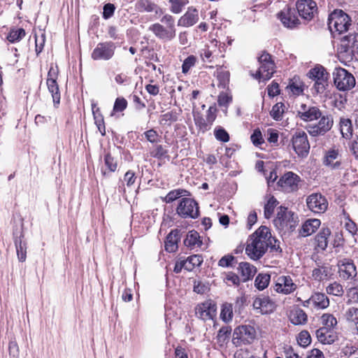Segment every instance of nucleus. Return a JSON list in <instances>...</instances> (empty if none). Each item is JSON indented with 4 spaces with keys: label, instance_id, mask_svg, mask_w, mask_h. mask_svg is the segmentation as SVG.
Masks as SVG:
<instances>
[{
    "label": "nucleus",
    "instance_id": "c85d7f7f",
    "mask_svg": "<svg viewBox=\"0 0 358 358\" xmlns=\"http://www.w3.org/2000/svg\"><path fill=\"white\" fill-rule=\"evenodd\" d=\"M104 164L107 170L104 169L103 167L101 169V174L104 177H109L110 173H113L117 170V160L110 152H108L104 155Z\"/></svg>",
    "mask_w": 358,
    "mask_h": 358
},
{
    "label": "nucleus",
    "instance_id": "774afa93",
    "mask_svg": "<svg viewBox=\"0 0 358 358\" xmlns=\"http://www.w3.org/2000/svg\"><path fill=\"white\" fill-rule=\"evenodd\" d=\"M345 230L352 236L355 237L357 233V226L352 220L350 218L345 223Z\"/></svg>",
    "mask_w": 358,
    "mask_h": 358
},
{
    "label": "nucleus",
    "instance_id": "72a5a7b5",
    "mask_svg": "<svg viewBox=\"0 0 358 358\" xmlns=\"http://www.w3.org/2000/svg\"><path fill=\"white\" fill-rule=\"evenodd\" d=\"M308 316L301 308H296L290 313V320L294 325L303 324L307 322Z\"/></svg>",
    "mask_w": 358,
    "mask_h": 358
},
{
    "label": "nucleus",
    "instance_id": "680f3d73",
    "mask_svg": "<svg viewBox=\"0 0 358 358\" xmlns=\"http://www.w3.org/2000/svg\"><path fill=\"white\" fill-rule=\"evenodd\" d=\"M178 117L176 113L168 112L160 116L159 122L163 125H170L172 122H176Z\"/></svg>",
    "mask_w": 358,
    "mask_h": 358
},
{
    "label": "nucleus",
    "instance_id": "20e7f679",
    "mask_svg": "<svg viewBox=\"0 0 358 358\" xmlns=\"http://www.w3.org/2000/svg\"><path fill=\"white\" fill-rule=\"evenodd\" d=\"M351 25V19L342 10H336L328 18V27L331 32H338L339 34L348 31Z\"/></svg>",
    "mask_w": 358,
    "mask_h": 358
},
{
    "label": "nucleus",
    "instance_id": "4d7b16f0",
    "mask_svg": "<svg viewBox=\"0 0 358 358\" xmlns=\"http://www.w3.org/2000/svg\"><path fill=\"white\" fill-rule=\"evenodd\" d=\"M169 2L171 3V11L173 13L178 14L180 13L183 7L188 3V0H169Z\"/></svg>",
    "mask_w": 358,
    "mask_h": 358
},
{
    "label": "nucleus",
    "instance_id": "e433bc0d",
    "mask_svg": "<svg viewBox=\"0 0 358 358\" xmlns=\"http://www.w3.org/2000/svg\"><path fill=\"white\" fill-rule=\"evenodd\" d=\"M238 331L245 338V345L251 343L255 338V330L251 326L238 327Z\"/></svg>",
    "mask_w": 358,
    "mask_h": 358
},
{
    "label": "nucleus",
    "instance_id": "f257e3e1",
    "mask_svg": "<svg viewBox=\"0 0 358 358\" xmlns=\"http://www.w3.org/2000/svg\"><path fill=\"white\" fill-rule=\"evenodd\" d=\"M272 240L270 229L266 226H261L250 236L245 248L246 254L252 259H260L268 250Z\"/></svg>",
    "mask_w": 358,
    "mask_h": 358
},
{
    "label": "nucleus",
    "instance_id": "a18cd8bd",
    "mask_svg": "<svg viewBox=\"0 0 358 358\" xmlns=\"http://www.w3.org/2000/svg\"><path fill=\"white\" fill-rule=\"evenodd\" d=\"M229 73L222 71L218 73L217 76V86L219 88L229 90Z\"/></svg>",
    "mask_w": 358,
    "mask_h": 358
},
{
    "label": "nucleus",
    "instance_id": "13d9d810",
    "mask_svg": "<svg viewBox=\"0 0 358 358\" xmlns=\"http://www.w3.org/2000/svg\"><path fill=\"white\" fill-rule=\"evenodd\" d=\"M168 150L162 145H157L150 152L152 157L158 159H162L167 157Z\"/></svg>",
    "mask_w": 358,
    "mask_h": 358
},
{
    "label": "nucleus",
    "instance_id": "c9c22d12",
    "mask_svg": "<svg viewBox=\"0 0 358 358\" xmlns=\"http://www.w3.org/2000/svg\"><path fill=\"white\" fill-rule=\"evenodd\" d=\"M57 66H54L53 65H51L48 73V78L46 80V84L48 90H59L58 85L57 83Z\"/></svg>",
    "mask_w": 358,
    "mask_h": 358
},
{
    "label": "nucleus",
    "instance_id": "69168bd1",
    "mask_svg": "<svg viewBox=\"0 0 358 358\" xmlns=\"http://www.w3.org/2000/svg\"><path fill=\"white\" fill-rule=\"evenodd\" d=\"M251 141L255 146H259L264 143L261 131L259 129L254 130L250 136Z\"/></svg>",
    "mask_w": 358,
    "mask_h": 358
},
{
    "label": "nucleus",
    "instance_id": "9d476101",
    "mask_svg": "<svg viewBox=\"0 0 358 358\" xmlns=\"http://www.w3.org/2000/svg\"><path fill=\"white\" fill-rule=\"evenodd\" d=\"M292 147L297 154L301 158L306 157L310 151V143L308 140V136L304 131H297L292 138Z\"/></svg>",
    "mask_w": 358,
    "mask_h": 358
},
{
    "label": "nucleus",
    "instance_id": "bf43d9fd",
    "mask_svg": "<svg viewBox=\"0 0 358 358\" xmlns=\"http://www.w3.org/2000/svg\"><path fill=\"white\" fill-rule=\"evenodd\" d=\"M196 57L194 55L188 56L182 64V72L185 74L187 73L191 68L195 66Z\"/></svg>",
    "mask_w": 358,
    "mask_h": 358
},
{
    "label": "nucleus",
    "instance_id": "c03bdc74",
    "mask_svg": "<svg viewBox=\"0 0 358 358\" xmlns=\"http://www.w3.org/2000/svg\"><path fill=\"white\" fill-rule=\"evenodd\" d=\"M25 36V31L22 28L12 29L8 36L7 39L10 43H15L20 41Z\"/></svg>",
    "mask_w": 358,
    "mask_h": 358
},
{
    "label": "nucleus",
    "instance_id": "09e8293b",
    "mask_svg": "<svg viewBox=\"0 0 358 358\" xmlns=\"http://www.w3.org/2000/svg\"><path fill=\"white\" fill-rule=\"evenodd\" d=\"M326 291L327 294L337 296H341L344 293L343 286L337 282L329 284L327 287Z\"/></svg>",
    "mask_w": 358,
    "mask_h": 358
},
{
    "label": "nucleus",
    "instance_id": "2f4dec72",
    "mask_svg": "<svg viewBox=\"0 0 358 358\" xmlns=\"http://www.w3.org/2000/svg\"><path fill=\"white\" fill-rule=\"evenodd\" d=\"M23 237L22 234L21 233L20 236L15 237V245L16 248V252L17 258L20 262H24L27 258V243L22 240Z\"/></svg>",
    "mask_w": 358,
    "mask_h": 358
},
{
    "label": "nucleus",
    "instance_id": "1a4fd4ad",
    "mask_svg": "<svg viewBox=\"0 0 358 358\" xmlns=\"http://www.w3.org/2000/svg\"><path fill=\"white\" fill-rule=\"evenodd\" d=\"M116 46L112 41L99 43L91 53L93 60L108 61L113 58Z\"/></svg>",
    "mask_w": 358,
    "mask_h": 358
},
{
    "label": "nucleus",
    "instance_id": "338daca9",
    "mask_svg": "<svg viewBox=\"0 0 358 358\" xmlns=\"http://www.w3.org/2000/svg\"><path fill=\"white\" fill-rule=\"evenodd\" d=\"M8 351L10 358H19V346L15 340H10L8 344Z\"/></svg>",
    "mask_w": 358,
    "mask_h": 358
},
{
    "label": "nucleus",
    "instance_id": "b1692460",
    "mask_svg": "<svg viewBox=\"0 0 358 358\" xmlns=\"http://www.w3.org/2000/svg\"><path fill=\"white\" fill-rule=\"evenodd\" d=\"M199 20V15L196 9H190L179 19L178 26L180 27H191L196 24Z\"/></svg>",
    "mask_w": 358,
    "mask_h": 358
},
{
    "label": "nucleus",
    "instance_id": "412c9836",
    "mask_svg": "<svg viewBox=\"0 0 358 358\" xmlns=\"http://www.w3.org/2000/svg\"><path fill=\"white\" fill-rule=\"evenodd\" d=\"M341 48L343 52H356L358 50V33L345 36L341 39Z\"/></svg>",
    "mask_w": 358,
    "mask_h": 358
},
{
    "label": "nucleus",
    "instance_id": "6e6552de",
    "mask_svg": "<svg viewBox=\"0 0 358 358\" xmlns=\"http://www.w3.org/2000/svg\"><path fill=\"white\" fill-rule=\"evenodd\" d=\"M333 76L334 85L337 90H352L356 84L353 75L345 69H335Z\"/></svg>",
    "mask_w": 358,
    "mask_h": 358
},
{
    "label": "nucleus",
    "instance_id": "c756f323",
    "mask_svg": "<svg viewBox=\"0 0 358 358\" xmlns=\"http://www.w3.org/2000/svg\"><path fill=\"white\" fill-rule=\"evenodd\" d=\"M231 328L229 326H224L220 329L216 336V343L220 349L223 348L229 342Z\"/></svg>",
    "mask_w": 358,
    "mask_h": 358
},
{
    "label": "nucleus",
    "instance_id": "f8f14e48",
    "mask_svg": "<svg viewBox=\"0 0 358 358\" xmlns=\"http://www.w3.org/2000/svg\"><path fill=\"white\" fill-rule=\"evenodd\" d=\"M300 182L301 178L297 174L287 171L280 177L278 181V185L285 192H292L299 189Z\"/></svg>",
    "mask_w": 358,
    "mask_h": 358
},
{
    "label": "nucleus",
    "instance_id": "ddd939ff",
    "mask_svg": "<svg viewBox=\"0 0 358 358\" xmlns=\"http://www.w3.org/2000/svg\"><path fill=\"white\" fill-rule=\"evenodd\" d=\"M296 7L299 16L306 21H310L317 11V3L313 0H298Z\"/></svg>",
    "mask_w": 358,
    "mask_h": 358
},
{
    "label": "nucleus",
    "instance_id": "49530a36",
    "mask_svg": "<svg viewBox=\"0 0 358 358\" xmlns=\"http://www.w3.org/2000/svg\"><path fill=\"white\" fill-rule=\"evenodd\" d=\"M278 204V200L273 196L268 200L267 203L264 205V217L266 219L271 217L274 209Z\"/></svg>",
    "mask_w": 358,
    "mask_h": 358
},
{
    "label": "nucleus",
    "instance_id": "aec40b11",
    "mask_svg": "<svg viewBox=\"0 0 358 358\" xmlns=\"http://www.w3.org/2000/svg\"><path fill=\"white\" fill-rule=\"evenodd\" d=\"M181 238V230L173 229L167 235L165 241V250L169 252H174L178 250V243Z\"/></svg>",
    "mask_w": 358,
    "mask_h": 358
},
{
    "label": "nucleus",
    "instance_id": "7ed1b4c3",
    "mask_svg": "<svg viewBox=\"0 0 358 358\" xmlns=\"http://www.w3.org/2000/svg\"><path fill=\"white\" fill-rule=\"evenodd\" d=\"M297 220V216L293 212L280 206L276 217L273 220V224L280 231H292L295 229Z\"/></svg>",
    "mask_w": 358,
    "mask_h": 358
},
{
    "label": "nucleus",
    "instance_id": "de8ad7c7",
    "mask_svg": "<svg viewBox=\"0 0 358 358\" xmlns=\"http://www.w3.org/2000/svg\"><path fill=\"white\" fill-rule=\"evenodd\" d=\"M329 274V267L322 266L313 270L312 276L315 280L321 281Z\"/></svg>",
    "mask_w": 358,
    "mask_h": 358
},
{
    "label": "nucleus",
    "instance_id": "0e129e2a",
    "mask_svg": "<svg viewBox=\"0 0 358 358\" xmlns=\"http://www.w3.org/2000/svg\"><path fill=\"white\" fill-rule=\"evenodd\" d=\"M232 101V96L227 92H222L218 96L217 102L220 106L227 108Z\"/></svg>",
    "mask_w": 358,
    "mask_h": 358
},
{
    "label": "nucleus",
    "instance_id": "4be33fe9",
    "mask_svg": "<svg viewBox=\"0 0 358 358\" xmlns=\"http://www.w3.org/2000/svg\"><path fill=\"white\" fill-rule=\"evenodd\" d=\"M317 340L322 344H332L336 340L337 336L332 329L322 327L315 331Z\"/></svg>",
    "mask_w": 358,
    "mask_h": 358
},
{
    "label": "nucleus",
    "instance_id": "0eeeda50",
    "mask_svg": "<svg viewBox=\"0 0 358 358\" xmlns=\"http://www.w3.org/2000/svg\"><path fill=\"white\" fill-rule=\"evenodd\" d=\"M260 66L257 71L255 74L252 76L255 79L261 80H267L271 78L275 68V64L271 59V55L266 52H264L258 58Z\"/></svg>",
    "mask_w": 358,
    "mask_h": 358
},
{
    "label": "nucleus",
    "instance_id": "79ce46f5",
    "mask_svg": "<svg viewBox=\"0 0 358 358\" xmlns=\"http://www.w3.org/2000/svg\"><path fill=\"white\" fill-rule=\"evenodd\" d=\"M184 262L186 265V270L191 271L195 266H199L201 264L203 259L201 256L194 255L188 257Z\"/></svg>",
    "mask_w": 358,
    "mask_h": 358
},
{
    "label": "nucleus",
    "instance_id": "bb28decb",
    "mask_svg": "<svg viewBox=\"0 0 358 358\" xmlns=\"http://www.w3.org/2000/svg\"><path fill=\"white\" fill-rule=\"evenodd\" d=\"M321 222L318 219H310L302 225L299 234L303 237H306L313 234L320 226Z\"/></svg>",
    "mask_w": 358,
    "mask_h": 358
},
{
    "label": "nucleus",
    "instance_id": "393cba45",
    "mask_svg": "<svg viewBox=\"0 0 358 358\" xmlns=\"http://www.w3.org/2000/svg\"><path fill=\"white\" fill-rule=\"evenodd\" d=\"M324 164L330 166L332 169H340L341 168V160L338 152L335 150H330L327 152Z\"/></svg>",
    "mask_w": 358,
    "mask_h": 358
},
{
    "label": "nucleus",
    "instance_id": "603ef678",
    "mask_svg": "<svg viewBox=\"0 0 358 358\" xmlns=\"http://www.w3.org/2000/svg\"><path fill=\"white\" fill-rule=\"evenodd\" d=\"M220 317L224 322H229L232 320L233 317V308L231 303H224L222 306Z\"/></svg>",
    "mask_w": 358,
    "mask_h": 358
},
{
    "label": "nucleus",
    "instance_id": "e2e57ef3",
    "mask_svg": "<svg viewBox=\"0 0 358 358\" xmlns=\"http://www.w3.org/2000/svg\"><path fill=\"white\" fill-rule=\"evenodd\" d=\"M139 94H134L132 95V99L135 105V108L138 110H141L145 107V102L147 101L146 99L141 96H143L142 91H138Z\"/></svg>",
    "mask_w": 358,
    "mask_h": 358
},
{
    "label": "nucleus",
    "instance_id": "864d4df0",
    "mask_svg": "<svg viewBox=\"0 0 358 358\" xmlns=\"http://www.w3.org/2000/svg\"><path fill=\"white\" fill-rule=\"evenodd\" d=\"M321 320L323 327H329L332 330L337 324V320L332 314L324 313L322 315Z\"/></svg>",
    "mask_w": 358,
    "mask_h": 358
},
{
    "label": "nucleus",
    "instance_id": "cd10ccee",
    "mask_svg": "<svg viewBox=\"0 0 358 358\" xmlns=\"http://www.w3.org/2000/svg\"><path fill=\"white\" fill-rule=\"evenodd\" d=\"M184 245L189 249H194L202 245L199 234L195 230L189 231L183 241Z\"/></svg>",
    "mask_w": 358,
    "mask_h": 358
},
{
    "label": "nucleus",
    "instance_id": "39448f33",
    "mask_svg": "<svg viewBox=\"0 0 358 358\" xmlns=\"http://www.w3.org/2000/svg\"><path fill=\"white\" fill-rule=\"evenodd\" d=\"M307 78L313 85L311 89L326 90L329 85V73L326 69L320 64L309 70Z\"/></svg>",
    "mask_w": 358,
    "mask_h": 358
},
{
    "label": "nucleus",
    "instance_id": "3c124183",
    "mask_svg": "<svg viewBox=\"0 0 358 358\" xmlns=\"http://www.w3.org/2000/svg\"><path fill=\"white\" fill-rule=\"evenodd\" d=\"M284 108L285 105L282 102H278L276 104H275L271 112L270 115L275 120H280L282 117V114L284 113Z\"/></svg>",
    "mask_w": 358,
    "mask_h": 358
},
{
    "label": "nucleus",
    "instance_id": "f03ea898",
    "mask_svg": "<svg viewBox=\"0 0 358 358\" xmlns=\"http://www.w3.org/2000/svg\"><path fill=\"white\" fill-rule=\"evenodd\" d=\"M160 22L166 24V27L157 22L150 25L148 30L160 40L164 41L173 40L176 34L174 17L169 14H166L161 18Z\"/></svg>",
    "mask_w": 358,
    "mask_h": 358
},
{
    "label": "nucleus",
    "instance_id": "6ab92c4d",
    "mask_svg": "<svg viewBox=\"0 0 358 358\" xmlns=\"http://www.w3.org/2000/svg\"><path fill=\"white\" fill-rule=\"evenodd\" d=\"M135 10L140 13H152L162 15L163 11L156 3L150 0H138L135 3Z\"/></svg>",
    "mask_w": 358,
    "mask_h": 358
},
{
    "label": "nucleus",
    "instance_id": "4c0bfd02",
    "mask_svg": "<svg viewBox=\"0 0 358 358\" xmlns=\"http://www.w3.org/2000/svg\"><path fill=\"white\" fill-rule=\"evenodd\" d=\"M322 112L317 107L313 106L312 108H308L307 111H304L301 115V119L303 121L310 122L315 120H317L321 117Z\"/></svg>",
    "mask_w": 358,
    "mask_h": 358
},
{
    "label": "nucleus",
    "instance_id": "8fccbe9b",
    "mask_svg": "<svg viewBox=\"0 0 358 358\" xmlns=\"http://www.w3.org/2000/svg\"><path fill=\"white\" fill-rule=\"evenodd\" d=\"M309 87V85L301 80L299 76H294L290 83L286 87L285 90H305Z\"/></svg>",
    "mask_w": 358,
    "mask_h": 358
},
{
    "label": "nucleus",
    "instance_id": "58836bf2",
    "mask_svg": "<svg viewBox=\"0 0 358 358\" xmlns=\"http://www.w3.org/2000/svg\"><path fill=\"white\" fill-rule=\"evenodd\" d=\"M346 320L355 326V329L358 332V308H349L345 313Z\"/></svg>",
    "mask_w": 358,
    "mask_h": 358
},
{
    "label": "nucleus",
    "instance_id": "dca6fc26",
    "mask_svg": "<svg viewBox=\"0 0 358 358\" xmlns=\"http://www.w3.org/2000/svg\"><path fill=\"white\" fill-rule=\"evenodd\" d=\"M216 305L211 301H206L196 306L195 313L203 320H213L216 314Z\"/></svg>",
    "mask_w": 358,
    "mask_h": 358
},
{
    "label": "nucleus",
    "instance_id": "423d86ee",
    "mask_svg": "<svg viewBox=\"0 0 358 358\" xmlns=\"http://www.w3.org/2000/svg\"><path fill=\"white\" fill-rule=\"evenodd\" d=\"M177 214L183 219H196L200 215L198 203L192 198H182L177 208Z\"/></svg>",
    "mask_w": 358,
    "mask_h": 358
},
{
    "label": "nucleus",
    "instance_id": "473e14b6",
    "mask_svg": "<svg viewBox=\"0 0 358 358\" xmlns=\"http://www.w3.org/2000/svg\"><path fill=\"white\" fill-rule=\"evenodd\" d=\"M331 235L329 228H322L315 236L317 246L322 250H326L328 246V238Z\"/></svg>",
    "mask_w": 358,
    "mask_h": 358
},
{
    "label": "nucleus",
    "instance_id": "2eb2a0df",
    "mask_svg": "<svg viewBox=\"0 0 358 358\" xmlns=\"http://www.w3.org/2000/svg\"><path fill=\"white\" fill-rule=\"evenodd\" d=\"M253 308L257 313L262 315L273 313L275 308V303L269 296L262 294L255 298L252 303Z\"/></svg>",
    "mask_w": 358,
    "mask_h": 358
},
{
    "label": "nucleus",
    "instance_id": "052dcab7",
    "mask_svg": "<svg viewBox=\"0 0 358 358\" xmlns=\"http://www.w3.org/2000/svg\"><path fill=\"white\" fill-rule=\"evenodd\" d=\"M298 343L301 347H307L311 343V337L308 331H302L299 333L298 338Z\"/></svg>",
    "mask_w": 358,
    "mask_h": 358
},
{
    "label": "nucleus",
    "instance_id": "f704fd0d",
    "mask_svg": "<svg viewBox=\"0 0 358 358\" xmlns=\"http://www.w3.org/2000/svg\"><path fill=\"white\" fill-rule=\"evenodd\" d=\"M189 192L184 189H176L170 191L164 197H162V201L166 203H170L182 196H189Z\"/></svg>",
    "mask_w": 358,
    "mask_h": 358
},
{
    "label": "nucleus",
    "instance_id": "5fc2aeb1",
    "mask_svg": "<svg viewBox=\"0 0 358 358\" xmlns=\"http://www.w3.org/2000/svg\"><path fill=\"white\" fill-rule=\"evenodd\" d=\"M127 107V101L123 97H117L114 103L111 115L124 111Z\"/></svg>",
    "mask_w": 358,
    "mask_h": 358
},
{
    "label": "nucleus",
    "instance_id": "9b49d317",
    "mask_svg": "<svg viewBox=\"0 0 358 358\" xmlns=\"http://www.w3.org/2000/svg\"><path fill=\"white\" fill-rule=\"evenodd\" d=\"M320 118L317 124H310L307 127L308 132L313 136L324 135L333 126L334 120L331 115H321Z\"/></svg>",
    "mask_w": 358,
    "mask_h": 358
},
{
    "label": "nucleus",
    "instance_id": "4468645a",
    "mask_svg": "<svg viewBox=\"0 0 358 358\" xmlns=\"http://www.w3.org/2000/svg\"><path fill=\"white\" fill-rule=\"evenodd\" d=\"M308 208L315 213H324L328 206L326 198L321 194L315 193L308 196L306 199Z\"/></svg>",
    "mask_w": 358,
    "mask_h": 358
},
{
    "label": "nucleus",
    "instance_id": "f3484780",
    "mask_svg": "<svg viewBox=\"0 0 358 358\" xmlns=\"http://www.w3.org/2000/svg\"><path fill=\"white\" fill-rule=\"evenodd\" d=\"M297 286L289 275H281L277 278L274 289L283 294H289L296 290Z\"/></svg>",
    "mask_w": 358,
    "mask_h": 358
},
{
    "label": "nucleus",
    "instance_id": "5701e85b",
    "mask_svg": "<svg viewBox=\"0 0 358 358\" xmlns=\"http://www.w3.org/2000/svg\"><path fill=\"white\" fill-rule=\"evenodd\" d=\"M278 17L282 24L289 28H293L299 24V19L290 8L282 10L278 13Z\"/></svg>",
    "mask_w": 358,
    "mask_h": 358
},
{
    "label": "nucleus",
    "instance_id": "ea45409f",
    "mask_svg": "<svg viewBox=\"0 0 358 358\" xmlns=\"http://www.w3.org/2000/svg\"><path fill=\"white\" fill-rule=\"evenodd\" d=\"M341 132L343 137L349 138L352 135V125L350 119L342 118L340 121Z\"/></svg>",
    "mask_w": 358,
    "mask_h": 358
},
{
    "label": "nucleus",
    "instance_id": "a211bd4d",
    "mask_svg": "<svg viewBox=\"0 0 358 358\" xmlns=\"http://www.w3.org/2000/svg\"><path fill=\"white\" fill-rule=\"evenodd\" d=\"M339 276L343 280L352 279L357 275V269L352 260L344 259L338 264Z\"/></svg>",
    "mask_w": 358,
    "mask_h": 358
},
{
    "label": "nucleus",
    "instance_id": "6e6d98bb",
    "mask_svg": "<svg viewBox=\"0 0 358 358\" xmlns=\"http://www.w3.org/2000/svg\"><path fill=\"white\" fill-rule=\"evenodd\" d=\"M214 135L217 141L227 143L229 141V135L228 132L222 127H217L214 130Z\"/></svg>",
    "mask_w": 358,
    "mask_h": 358
},
{
    "label": "nucleus",
    "instance_id": "7c9ffc66",
    "mask_svg": "<svg viewBox=\"0 0 358 358\" xmlns=\"http://www.w3.org/2000/svg\"><path fill=\"white\" fill-rule=\"evenodd\" d=\"M312 303L317 309H324L329 306V298L324 293L317 292L310 297Z\"/></svg>",
    "mask_w": 358,
    "mask_h": 358
},
{
    "label": "nucleus",
    "instance_id": "a19ab883",
    "mask_svg": "<svg viewBox=\"0 0 358 358\" xmlns=\"http://www.w3.org/2000/svg\"><path fill=\"white\" fill-rule=\"evenodd\" d=\"M194 120L195 125L196 126L197 128H199V130L202 133H205L206 131L210 130L211 128V125L210 124V123L207 121L206 119H204L203 116L200 114L194 115Z\"/></svg>",
    "mask_w": 358,
    "mask_h": 358
},
{
    "label": "nucleus",
    "instance_id": "a878e982",
    "mask_svg": "<svg viewBox=\"0 0 358 358\" xmlns=\"http://www.w3.org/2000/svg\"><path fill=\"white\" fill-rule=\"evenodd\" d=\"M243 282H246L253 278L257 272L256 267L248 262H241L238 267Z\"/></svg>",
    "mask_w": 358,
    "mask_h": 358
},
{
    "label": "nucleus",
    "instance_id": "37998d69",
    "mask_svg": "<svg viewBox=\"0 0 358 358\" xmlns=\"http://www.w3.org/2000/svg\"><path fill=\"white\" fill-rule=\"evenodd\" d=\"M270 279V275L267 273H259L255 278V287L259 290H263L268 285Z\"/></svg>",
    "mask_w": 358,
    "mask_h": 358
}]
</instances>
